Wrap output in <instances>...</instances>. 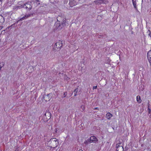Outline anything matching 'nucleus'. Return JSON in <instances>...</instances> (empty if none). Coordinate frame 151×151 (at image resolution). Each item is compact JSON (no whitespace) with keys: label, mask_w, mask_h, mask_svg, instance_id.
<instances>
[{"label":"nucleus","mask_w":151,"mask_h":151,"mask_svg":"<svg viewBox=\"0 0 151 151\" xmlns=\"http://www.w3.org/2000/svg\"><path fill=\"white\" fill-rule=\"evenodd\" d=\"M58 139L55 138H53L47 142V145L49 147L54 148L58 146Z\"/></svg>","instance_id":"1"},{"label":"nucleus","mask_w":151,"mask_h":151,"mask_svg":"<svg viewBox=\"0 0 151 151\" xmlns=\"http://www.w3.org/2000/svg\"><path fill=\"white\" fill-rule=\"evenodd\" d=\"M57 21L55 23L56 27L62 28V27L65 25V19L63 17L62 19L61 17L59 16L57 18Z\"/></svg>","instance_id":"2"},{"label":"nucleus","mask_w":151,"mask_h":151,"mask_svg":"<svg viewBox=\"0 0 151 151\" xmlns=\"http://www.w3.org/2000/svg\"><path fill=\"white\" fill-rule=\"evenodd\" d=\"M98 139L95 136H91L90 138L88 139L87 140H85L84 142V144L86 145H88L91 143H96L98 142Z\"/></svg>","instance_id":"3"},{"label":"nucleus","mask_w":151,"mask_h":151,"mask_svg":"<svg viewBox=\"0 0 151 151\" xmlns=\"http://www.w3.org/2000/svg\"><path fill=\"white\" fill-rule=\"evenodd\" d=\"M52 98V94L49 93L47 95L44 94L43 97L44 100L46 101H49Z\"/></svg>","instance_id":"4"},{"label":"nucleus","mask_w":151,"mask_h":151,"mask_svg":"<svg viewBox=\"0 0 151 151\" xmlns=\"http://www.w3.org/2000/svg\"><path fill=\"white\" fill-rule=\"evenodd\" d=\"M31 2L28 1L24 5H22V6H24V7H23V8H25L26 9H32V6H31Z\"/></svg>","instance_id":"5"},{"label":"nucleus","mask_w":151,"mask_h":151,"mask_svg":"<svg viewBox=\"0 0 151 151\" xmlns=\"http://www.w3.org/2000/svg\"><path fill=\"white\" fill-rule=\"evenodd\" d=\"M77 4V2L75 0H69V5L71 7H72Z\"/></svg>","instance_id":"6"},{"label":"nucleus","mask_w":151,"mask_h":151,"mask_svg":"<svg viewBox=\"0 0 151 151\" xmlns=\"http://www.w3.org/2000/svg\"><path fill=\"white\" fill-rule=\"evenodd\" d=\"M62 46V44L61 42L60 41H59L58 42H57L54 45V47L56 48L57 49L60 48Z\"/></svg>","instance_id":"7"},{"label":"nucleus","mask_w":151,"mask_h":151,"mask_svg":"<svg viewBox=\"0 0 151 151\" xmlns=\"http://www.w3.org/2000/svg\"><path fill=\"white\" fill-rule=\"evenodd\" d=\"M32 15V14H26L23 17L20 18L19 19V21H22L23 20L26 19L28 17H30L31 16V15Z\"/></svg>","instance_id":"8"},{"label":"nucleus","mask_w":151,"mask_h":151,"mask_svg":"<svg viewBox=\"0 0 151 151\" xmlns=\"http://www.w3.org/2000/svg\"><path fill=\"white\" fill-rule=\"evenodd\" d=\"M45 116L47 119H50L51 117V113L49 111H47L44 114Z\"/></svg>","instance_id":"9"},{"label":"nucleus","mask_w":151,"mask_h":151,"mask_svg":"<svg viewBox=\"0 0 151 151\" xmlns=\"http://www.w3.org/2000/svg\"><path fill=\"white\" fill-rule=\"evenodd\" d=\"M116 151H123L124 148L122 146H116Z\"/></svg>","instance_id":"10"},{"label":"nucleus","mask_w":151,"mask_h":151,"mask_svg":"<svg viewBox=\"0 0 151 151\" xmlns=\"http://www.w3.org/2000/svg\"><path fill=\"white\" fill-rule=\"evenodd\" d=\"M23 7H24L23 6H22V5L20 6H15L14 7L13 9L15 10H17L18 9L23 8Z\"/></svg>","instance_id":"11"},{"label":"nucleus","mask_w":151,"mask_h":151,"mask_svg":"<svg viewBox=\"0 0 151 151\" xmlns=\"http://www.w3.org/2000/svg\"><path fill=\"white\" fill-rule=\"evenodd\" d=\"M112 116V115L109 112L107 113L106 114V117L108 119H110Z\"/></svg>","instance_id":"12"},{"label":"nucleus","mask_w":151,"mask_h":151,"mask_svg":"<svg viewBox=\"0 0 151 151\" xmlns=\"http://www.w3.org/2000/svg\"><path fill=\"white\" fill-rule=\"evenodd\" d=\"M122 140H119L118 142L116 145V146H122Z\"/></svg>","instance_id":"13"},{"label":"nucleus","mask_w":151,"mask_h":151,"mask_svg":"<svg viewBox=\"0 0 151 151\" xmlns=\"http://www.w3.org/2000/svg\"><path fill=\"white\" fill-rule=\"evenodd\" d=\"M132 0V3H133V5L134 6V8L135 9H137V8L136 6V0Z\"/></svg>","instance_id":"14"},{"label":"nucleus","mask_w":151,"mask_h":151,"mask_svg":"<svg viewBox=\"0 0 151 151\" xmlns=\"http://www.w3.org/2000/svg\"><path fill=\"white\" fill-rule=\"evenodd\" d=\"M137 101L139 103H140L141 102V100L140 99V97L139 96H137Z\"/></svg>","instance_id":"15"},{"label":"nucleus","mask_w":151,"mask_h":151,"mask_svg":"<svg viewBox=\"0 0 151 151\" xmlns=\"http://www.w3.org/2000/svg\"><path fill=\"white\" fill-rule=\"evenodd\" d=\"M4 22V17L2 15H0V23H3Z\"/></svg>","instance_id":"16"},{"label":"nucleus","mask_w":151,"mask_h":151,"mask_svg":"<svg viewBox=\"0 0 151 151\" xmlns=\"http://www.w3.org/2000/svg\"><path fill=\"white\" fill-rule=\"evenodd\" d=\"M94 2L96 4H101V3L100 2V0H96L94 1Z\"/></svg>","instance_id":"17"},{"label":"nucleus","mask_w":151,"mask_h":151,"mask_svg":"<svg viewBox=\"0 0 151 151\" xmlns=\"http://www.w3.org/2000/svg\"><path fill=\"white\" fill-rule=\"evenodd\" d=\"M40 1L38 0H36L34 1L35 4H37V6L38 5L40 4V3H39Z\"/></svg>","instance_id":"18"},{"label":"nucleus","mask_w":151,"mask_h":151,"mask_svg":"<svg viewBox=\"0 0 151 151\" xmlns=\"http://www.w3.org/2000/svg\"><path fill=\"white\" fill-rule=\"evenodd\" d=\"M78 91V88H76V89H75L74 91V96H76L77 94V92Z\"/></svg>","instance_id":"19"},{"label":"nucleus","mask_w":151,"mask_h":151,"mask_svg":"<svg viewBox=\"0 0 151 151\" xmlns=\"http://www.w3.org/2000/svg\"><path fill=\"white\" fill-rule=\"evenodd\" d=\"M4 62L0 63V70L1 69V67L4 66Z\"/></svg>","instance_id":"20"},{"label":"nucleus","mask_w":151,"mask_h":151,"mask_svg":"<svg viewBox=\"0 0 151 151\" xmlns=\"http://www.w3.org/2000/svg\"><path fill=\"white\" fill-rule=\"evenodd\" d=\"M101 4L106 3V0H100Z\"/></svg>","instance_id":"21"},{"label":"nucleus","mask_w":151,"mask_h":151,"mask_svg":"<svg viewBox=\"0 0 151 151\" xmlns=\"http://www.w3.org/2000/svg\"><path fill=\"white\" fill-rule=\"evenodd\" d=\"M67 92H64V94L62 96V97H63V98L65 97L67 95Z\"/></svg>","instance_id":"22"},{"label":"nucleus","mask_w":151,"mask_h":151,"mask_svg":"<svg viewBox=\"0 0 151 151\" xmlns=\"http://www.w3.org/2000/svg\"><path fill=\"white\" fill-rule=\"evenodd\" d=\"M29 68H30V69H31L32 70H31V72L32 71V70H34V68L33 67L31 66H30L28 68V69H29Z\"/></svg>","instance_id":"23"},{"label":"nucleus","mask_w":151,"mask_h":151,"mask_svg":"<svg viewBox=\"0 0 151 151\" xmlns=\"http://www.w3.org/2000/svg\"><path fill=\"white\" fill-rule=\"evenodd\" d=\"M20 148L19 147H17L16 148L15 151H19L20 150Z\"/></svg>","instance_id":"24"},{"label":"nucleus","mask_w":151,"mask_h":151,"mask_svg":"<svg viewBox=\"0 0 151 151\" xmlns=\"http://www.w3.org/2000/svg\"><path fill=\"white\" fill-rule=\"evenodd\" d=\"M148 31L149 32V35L150 36L151 38V32L150 30H148Z\"/></svg>","instance_id":"25"},{"label":"nucleus","mask_w":151,"mask_h":151,"mask_svg":"<svg viewBox=\"0 0 151 151\" xmlns=\"http://www.w3.org/2000/svg\"><path fill=\"white\" fill-rule=\"evenodd\" d=\"M81 108L82 109V110H84V106H83V105H82L81 106Z\"/></svg>","instance_id":"26"},{"label":"nucleus","mask_w":151,"mask_h":151,"mask_svg":"<svg viewBox=\"0 0 151 151\" xmlns=\"http://www.w3.org/2000/svg\"><path fill=\"white\" fill-rule=\"evenodd\" d=\"M148 61L151 66V58H150V60H148Z\"/></svg>","instance_id":"27"},{"label":"nucleus","mask_w":151,"mask_h":151,"mask_svg":"<svg viewBox=\"0 0 151 151\" xmlns=\"http://www.w3.org/2000/svg\"><path fill=\"white\" fill-rule=\"evenodd\" d=\"M97 86H94L93 87V89H96L97 88Z\"/></svg>","instance_id":"28"},{"label":"nucleus","mask_w":151,"mask_h":151,"mask_svg":"<svg viewBox=\"0 0 151 151\" xmlns=\"http://www.w3.org/2000/svg\"><path fill=\"white\" fill-rule=\"evenodd\" d=\"M3 28V26H0V30H1Z\"/></svg>","instance_id":"29"},{"label":"nucleus","mask_w":151,"mask_h":151,"mask_svg":"<svg viewBox=\"0 0 151 151\" xmlns=\"http://www.w3.org/2000/svg\"><path fill=\"white\" fill-rule=\"evenodd\" d=\"M148 110L149 113H150V110L149 108L148 109Z\"/></svg>","instance_id":"30"},{"label":"nucleus","mask_w":151,"mask_h":151,"mask_svg":"<svg viewBox=\"0 0 151 151\" xmlns=\"http://www.w3.org/2000/svg\"><path fill=\"white\" fill-rule=\"evenodd\" d=\"M94 109H97V110H98L99 109L97 107H96V108H95Z\"/></svg>","instance_id":"31"},{"label":"nucleus","mask_w":151,"mask_h":151,"mask_svg":"<svg viewBox=\"0 0 151 151\" xmlns=\"http://www.w3.org/2000/svg\"><path fill=\"white\" fill-rule=\"evenodd\" d=\"M78 151H83L82 150H80Z\"/></svg>","instance_id":"32"},{"label":"nucleus","mask_w":151,"mask_h":151,"mask_svg":"<svg viewBox=\"0 0 151 151\" xmlns=\"http://www.w3.org/2000/svg\"><path fill=\"white\" fill-rule=\"evenodd\" d=\"M3 0H0V1L2 2Z\"/></svg>","instance_id":"33"},{"label":"nucleus","mask_w":151,"mask_h":151,"mask_svg":"<svg viewBox=\"0 0 151 151\" xmlns=\"http://www.w3.org/2000/svg\"><path fill=\"white\" fill-rule=\"evenodd\" d=\"M19 20H18V21H17V23H18V22H19Z\"/></svg>","instance_id":"34"},{"label":"nucleus","mask_w":151,"mask_h":151,"mask_svg":"<svg viewBox=\"0 0 151 151\" xmlns=\"http://www.w3.org/2000/svg\"><path fill=\"white\" fill-rule=\"evenodd\" d=\"M12 25H13V24H12V25L11 26H12Z\"/></svg>","instance_id":"35"}]
</instances>
